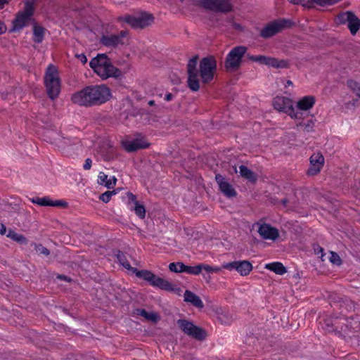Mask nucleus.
<instances>
[{
  "label": "nucleus",
  "instance_id": "nucleus-1",
  "mask_svg": "<svg viewBox=\"0 0 360 360\" xmlns=\"http://www.w3.org/2000/svg\"><path fill=\"white\" fill-rule=\"evenodd\" d=\"M198 56L191 58L187 64V85L192 91H198L200 89L199 75L204 84H208L214 79L217 69V60L212 56L204 57L200 61L199 70L197 68Z\"/></svg>",
  "mask_w": 360,
  "mask_h": 360
},
{
  "label": "nucleus",
  "instance_id": "nucleus-2",
  "mask_svg": "<svg viewBox=\"0 0 360 360\" xmlns=\"http://www.w3.org/2000/svg\"><path fill=\"white\" fill-rule=\"evenodd\" d=\"M111 98V90L106 85H90L74 93L71 101L79 106L89 108L105 103Z\"/></svg>",
  "mask_w": 360,
  "mask_h": 360
},
{
  "label": "nucleus",
  "instance_id": "nucleus-3",
  "mask_svg": "<svg viewBox=\"0 0 360 360\" xmlns=\"http://www.w3.org/2000/svg\"><path fill=\"white\" fill-rule=\"evenodd\" d=\"M44 84L49 98L56 99L60 91V79L56 68L51 64L46 68Z\"/></svg>",
  "mask_w": 360,
  "mask_h": 360
},
{
  "label": "nucleus",
  "instance_id": "nucleus-4",
  "mask_svg": "<svg viewBox=\"0 0 360 360\" xmlns=\"http://www.w3.org/2000/svg\"><path fill=\"white\" fill-rule=\"evenodd\" d=\"M134 274L140 278L148 282L153 286L169 292L175 290L173 285L169 281L156 276L154 273L148 270L134 269Z\"/></svg>",
  "mask_w": 360,
  "mask_h": 360
},
{
  "label": "nucleus",
  "instance_id": "nucleus-5",
  "mask_svg": "<svg viewBox=\"0 0 360 360\" xmlns=\"http://www.w3.org/2000/svg\"><path fill=\"white\" fill-rule=\"evenodd\" d=\"M191 4L205 10L227 13L233 11V6L230 0H190Z\"/></svg>",
  "mask_w": 360,
  "mask_h": 360
},
{
  "label": "nucleus",
  "instance_id": "nucleus-6",
  "mask_svg": "<svg viewBox=\"0 0 360 360\" xmlns=\"http://www.w3.org/2000/svg\"><path fill=\"white\" fill-rule=\"evenodd\" d=\"M34 4L32 1H26L24 9L17 13L12 21L13 27L10 32H20L25 27L28 26L31 18L34 14Z\"/></svg>",
  "mask_w": 360,
  "mask_h": 360
},
{
  "label": "nucleus",
  "instance_id": "nucleus-7",
  "mask_svg": "<svg viewBox=\"0 0 360 360\" xmlns=\"http://www.w3.org/2000/svg\"><path fill=\"white\" fill-rule=\"evenodd\" d=\"M295 25V22L290 19L279 18L267 24L261 31L260 37L269 39L281 32L285 29L291 28Z\"/></svg>",
  "mask_w": 360,
  "mask_h": 360
},
{
  "label": "nucleus",
  "instance_id": "nucleus-8",
  "mask_svg": "<svg viewBox=\"0 0 360 360\" xmlns=\"http://www.w3.org/2000/svg\"><path fill=\"white\" fill-rule=\"evenodd\" d=\"M154 16L151 13L143 12L137 16L126 15L117 18L119 22H124L134 29H143L150 25L154 21Z\"/></svg>",
  "mask_w": 360,
  "mask_h": 360
},
{
  "label": "nucleus",
  "instance_id": "nucleus-9",
  "mask_svg": "<svg viewBox=\"0 0 360 360\" xmlns=\"http://www.w3.org/2000/svg\"><path fill=\"white\" fill-rule=\"evenodd\" d=\"M335 22L338 25H347L353 36L360 30V18L352 11L339 13L335 17Z\"/></svg>",
  "mask_w": 360,
  "mask_h": 360
},
{
  "label": "nucleus",
  "instance_id": "nucleus-10",
  "mask_svg": "<svg viewBox=\"0 0 360 360\" xmlns=\"http://www.w3.org/2000/svg\"><path fill=\"white\" fill-rule=\"evenodd\" d=\"M247 49L246 46H238L230 51L224 61V67L226 71H236L240 68L242 58L245 56Z\"/></svg>",
  "mask_w": 360,
  "mask_h": 360
},
{
  "label": "nucleus",
  "instance_id": "nucleus-11",
  "mask_svg": "<svg viewBox=\"0 0 360 360\" xmlns=\"http://www.w3.org/2000/svg\"><path fill=\"white\" fill-rule=\"evenodd\" d=\"M128 32L122 30L117 34L103 35L100 39V43L106 47H116L118 45H124V38L127 35Z\"/></svg>",
  "mask_w": 360,
  "mask_h": 360
},
{
  "label": "nucleus",
  "instance_id": "nucleus-12",
  "mask_svg": "<svg viewBox=\"0 0 360 360\" xmlns=\"http://www.w3.org/2000/svg\"><path fill=\"white\" fill-rule=\"evenodd\" d=\"M310 167L307 171L309 176H314L319 174L324 164V157L321 153H314L309 158Z\"/></svg>",
  "mask_w": 360,
  "mask_h": 360
},
{
  "label": "nucleus",
  "instance_id": "nucleus-13",
  "mask_svg": "<svg viewBox=\"0 0 360 360\" xmlns=\"http://www.w3.org/2000/svg\"><path fill=\"white\" fill-rule=\"evenodd\" d=\"M215 181L219 186V191L227 198H233L237 195V192L232 185L220 174L215 175Z\"/></svg>",
  "mask_w": 360,
  "mask_h": 360
},
{
  "label": "nucleus",
  "instance_id": "nucleus-14",
  "mask_svg": "<svg viewBox=\"0 0 360 360\" xmlns=\"http://www.w3.org/2000/svg\"><path fill=\"white\" fill-rule=\"evenodd\" d=\"M169 269L175 273L186 272L193 275H199L201 273V269L199 264L191 266H187L182 262L170 263L169 265Z\"/></svg>",
  "mask_w": 360,
  "mask_h": 360
},
{
  "label": "nucleus",
  "instance_id": "nucleus-15",
  "mask_svg": "<svg viewBox=\"0 0 360 360\" xmlns=\"http://www.w3.org/2000/svg\"><path fill=\"white\" fill-rule=\"evenodd\" d=\"M128 198V205L130 209L135 212V214L140 218L143 219L146 217V208L143 205L140 204L136 199V196L131 192L127 193Z\"/></svg>",
  "mask_w": 360,
  "mask_h": 360
},
{
  "label": "nucleus",
  "instance_id": "nucleus-16",
  "mask_svg": "<svg viewBox=\"0 0 360 360\" xmlns=\"http://www.w3.org/2000/svg\"><path fill=\"white\" fill-rule=\"evenodd\" d=\"M258 233L263 239L276 240L279 236L278 230L269 224H261Z\"/></svg>",
  "mask_w": 360,
  "mask_h": 360
},
{
  "label": "nucleus",
  "instance_id": "nucleus-17",
  "mask_svg": "<svg viewBox=\"0 0 360 360\" xmlns=\"http://www.w3.org/2000/svg\"><path fill=\"white\" fill-rule=\"evenodd\" d=\"M150 143L143 139H135L133 141H125L122 142V146L128 153L136 151L139 149L148 148Z\"/></svg>",
  "mask_w": 360,
  "mask_h": 360
},
{
  "label": "nucleus",
  "instance_id": "nucleus-18",
  "mask_svg": "<svg viewBox=\"0 0 360 360\" xmlns=\"http://www.w3.org/2000/svg\"><path fill=\"white\" fill-rule=\"evenodd\" d=\"M109 61L110 59L106 54L100 53L91 60L89 66L98 74L101 72V70L104 68Z\"/></svg>",
  "mask_w": 360,
  "mask_h": 360
},
{
  "label": "nucleus",
  "instance_id": "nucleus-19",
  "mask_svg": "<svg viewBox=\"0 0 360 360\" xmlns=\"http://www.w3.org/2000/svg\"><path fill=\"white\" fill-rule=\"evenodd\" d=\"M121 70L115 67L110 61H109L104 68L101 70V72L98 75L103 78L115 77L118 78L121 76Z\"/></svg>",
  "mask_w": 360,
  "mask_h": 360
},
{
  "label": "nucleus",
  "instance_id": "nucleus-20",
  "mask_svg": "<svg viewBox=\"0 0 360 360\" xmlns=\"http://www.w3.org/2000/svg\"><path fill=\"white\" fill-rule=\"evenodd\" d=\"M316 102L314 96H306L301 98L297 103L296 108L299 110L307 111L314 105Z\"/></svg>",
  "mask_w": 360,
  "mask_h": 360
},
{
  "label": "nucleus",
  "instance_id": "nucleus-21",
  "mask_svg": "<svg viewBox=\"0 0 360 360\" xmlns=\"http://www.w3.org/2000/svg\"><path fill=\"white\" fill-rule=\"evenodd\" d=\"M184 301L191 303L194 307L199 309L204 307L203 302L200 297L189 290H186L184 292Z\"/></svg>",
  "mask_w": 360,
  "mask_h": 360
},
{
  "label": "nucleus",
  "instance_id": "nucleus-22",
  "mask_svg": "<svg viewBox=\"0 0 360 360\" xmlns=\"http://www.w3.org/2000/svg\"><path fill=\"white\" fill-rule=\"evenodd\" d=\"M291 103H292V100L288 98L283 96H276L274 99L273 106L274 109L280 112H284L288 108V105H290Z\"/></svg>",
  "mask_w": 360,
  "mask_h": 360
},
{
  "label": "nucleus",
  "instance_id": "nucleus-23",
  "mask_svg": "<svg viewBox=\"0 0 360 360\" xmlns=\"http://www.w3.org/2000/svg\"><path fill=\"white\" fill-rule=\"evenodd\" d=\"M239 172L240 176L248 180L252 184H255L257 181L258 176L253 171L248 168L245 165H240L239 167Z\"/></svg>",
  "mask_w": 360,
  "mask_h": 360
},
{
  "label": "nucleus",
  "instance_id": "nucleus-24",
  "mask_svg": "<svg viewBox=\"0 0 360 360\" xmlns=\"http://www.w3.org/2000/svg\"><path fill=\"white\" fill-rule=\"evenodd\" d=\"M115 256L116 257L119 263L125 269L130 271L134 274V269H137L135 267H132L129 262L127 261L125 254L120 250H117L114 252Z\"/></svg>",
  "mask_w": 360,
  "mask_h": 360
},
{
  "label": "nucleus",
  "instance_id": "nucleus-25",
  "mask_svg": "<svg viewBox=\"0 0 360 360\" xmlns=\"http://www.w3.org/2000/svg\"><path fill=\"white\" fill-rule=\"evenodd\" d=\"M45 31L46 29L44 27L34 23L33 26V41L37 44H41L44 40Z\"/></svg>",
  "mask_w": 360,
  "mask_h": 360
},
{
  "label": "nucleus",
  "instance_id": "nucleus-26",
  "mask_svg": "<svg viewBox=\"0 0 360 360\" xmlns=\"http://www.w3.org/2000/svg\"><path fill=\"white\" fill-rule=\"evenodd\" d=\"M319 323L321 328L328 333L336 332L338 328V326H336L337 318L335 320H333L332 319H324L323 321H320Z\"/></svg>",
  "mask_w": 360,
  "mask_h": 360
},
{
  "label": "nucleus",
  "instance_id": "nucleus-27",
  "mask_svg": "<svg viewBox=\"0 0 360 360\" xmlns=\"http://www.w3.org/2000/svg\"><path fill=\"white\" fill-rule=\"evenodd\" d=\"M265 269L274 271L276 274L283 275L287 272L286 268L281 262H275L265 265Z\"/></svg>",
  "mask_w": 360,
  "mask_h": 360
},
{
  "label": "nucleus",
  "instance_id": "nucleus-28",
  "mask_svg": "<svg viewBox=\"0 0 360 360\" xmlns=\"http://www.w3.org/2000/svg\"><path fill=\"white\" fill-rule=\"evenodd\" d=\"M178 327L187 335H188L195 325L193 322L186 319H179L176 321Z\"/></svg>",
  "mask_w": 360,
  "mask_h": 360
},
{
  "label": "nucleus",
  "instance_id": "nucleus-29",
  "mask_svg": "<svg viewBox=\"0 0 360 360\" xmlns=\"http://www.w3.org/2000/svg\"><path fill=\"white\" fill-rule=\"evenodd\" d=\"M7 237L20 245H27L28 243V240L25 236L19 234L12 229H9Z\"/></svg>",
  "mask_w": 360,
  "mask_h": 360
},
{
  "label": "nucleus",
  "instance_id": "nucleus-30",
  "mask_svg": "<svg viewBox=\"0 0 360 360\" xmlns=\"http://www.w3.org/2000/svg\"><path fill=\"white\" fill-rule=\"evenodd\" d=\"M190 332L191 333L188 335V336L197 340H204L207 337L206 331L203 328L197 326H195L194 328Z\"/></svg>",
  "mask_w": 360,
  "mask_h": 360
},
{
  "label": "nucleus",
  "instance_id": "nucleus-31",
  "mask_svg": "<svg viewBox=\"0 0 360 360\" xmlns=\"http://www.w3.org/2000/svg\"><path fill=\"white\" fill-rule=\"evenodd\" d=\"M252 264L248 260L240 261V266L238 269V274L245 276L250 274V272L252 270Z\"/></svg>",
  "mask_w": 360,
  "mask_h": 360
},
{
  "label": "nucleus",
  "instance_id": "nucleus-32",
  "mask_svg": "<svg viewBox=\"0 0 360 360\" xmlns=\"http://www.w3.org/2000/svg\"><path fill=\"white\" fill-rule=\"evenodd\" d=\"M341 0H309V6H307L308 8H314V4H316L320 6H332Z\"/></svg>",
  "mask_w": 360,
  "mask_h": 360
},
{
  "label": "nucleus",
  "instance_id": "nucleus-33",
  "mask_svg": "<svg viewBox=\"0 0 360 360\" xmlns=\"http://www.w3.org/2000/svg\"><path fill=\"white\" fill-rule=\"evenodd\" d=\"M217 319L221 324L227 325L231 323L233 316L229 311L221 310L217 313Z\"/></svg>",
  "mask_w": 360,
  "mask_h": 360
},
{
  "label": "nucleus",
  "instance_id": "nucleus-34",
  "mask_svg": "<svg viewBox=\"0 0 360 360\" xmlns=\"http://www.w3.org/2000/svg\"><path fill=\"white\" fill-rule=\"evenodd\" d=\"M137 314L144 317L147 320H150L154 322L158 321V316L156 313L154 312H148L144 309H138Z\"/></svg>",
  "mask_w": 360,
  "mask_h": 360
},
{
  "label": "nucleus",
  "instance_id": "nucleus-35",
  "mask_svg": "<svg viewBox=\"0 0 360 360\" xmlns=\"http://www.w3.org/2000/svg\"><path fill=\"white\" fill-rule=\"evenodd\" d=\"M57 143L60 148H64L65 146L75 145L76 139L61 136L57 139Z\"/></svg>",
  "mask_w": 360,
  "mask_h": 360
},
{
  "label": "nucleus",
  "instance_id": "nucleus-36",
  "mask_svg": "<svg viewBox=\"0 0 360 360\" xmlns=\"http://www.w3.org/2000/svg\"><path fill=\"white\" fill-rule=\"evenodd\" d=\"M50 198L49 197H44V198H33L32 199V202L33 203L37 204L40 206H50Z\"/></svg>",
  "mask_w": 360,
  "mask_h": 360
},
{
  "label": "nucleus",
  "instance_id": "nucleus-37",
  "mask_svg": "<svg viewBox=\"0 0 360 360\" xmlns=\"http://www.w3.org/2000/svg\"><path fill=\"white\" fill-rule=\"evenodd\" d=\"M240 266V261H233L231 262L224 263L222 264V268L227 270H236L238 273V269Z\"/></svg>",
  "mask_w": 360,
  "mask_h": 360
},
{
  "label": "nucleus",
  "instance_id": "nucleus-38",
  "mask_svg": "<svg viewBox=\"0 0 360 360\" xmlns=\"http://www.w3.org/2000/svg\"><path fill=\"white\" fill-rule=\"evenodd\" d=\"M240 266V261H233L231 262L224 263L222 264V268L227 270H236L238 273V269Z\"/></svg>",
  "mask_w": 360,
  "mask_h": 360
},
{
  "label": "nucleus",
  "instance_id": "nucleus-39",
  "mask_svg": "<svg viewBox=\"0 0 360 360\" xmlns=\"http://www.w3.org/2000/svg\"><path fill=\"white\" fill-rule=\"evenodd\" d=\"M248 58L249 60H250L252 61L257 62L260 64L266 65L267 59L269 57L262 56V55H258V56L248 55Z\"/></svg>",
  "mask_w": 360,
  "mask_h": 360
},
{
  "label": "nucleus",
  "instance_id": "nucleus-40",
  "mask_svg": "<svg viewBox=\"0 0 360 360\" xmlns=\"http://www.w3.org/2000/svg\"><path fill=\"white\" fill-rule=\"evenodd\" d=\"M297 127H303L305 131L311 132L314 131V122L313 120H308L307 122H300L297 124Z\"/></svg>",
  "mask_w": 360,
  "mask_h": 360
},
{
  "label": "nucleus",
  "instance_id": "nucleus-41",
  "mask_svg": "<svg viewBox=\"0 0 360 360\" xmlns=\"http://www.w3.org/2000/svg\"><path fill=\"white\" fill-rule=\"evenodd\" d=\"M347 86L353 90V91L360 97V84L357 82L350 79L347 81Z\"/></svg>",
  "mask_w": 360,
  "mask_h": 360
},
{
  "label": "nucleus",
  "instance_id": "nucleus-42",
  "mask_svg": "<svg viewBox=\"0 0 360 360\" xmlns=\"http://www.w3.org/2000/svg\"><path fill=\"white\" fill-rule=\"evenodd\" d=\"M338 302H341L342 303H343L345 304V311H354L355 309L354 303L352 300H350L347 298L339 299Z\"/></svg>",
  "mask_w": 360,
  "mask_h": 360
},
{
  "label": "nucleus",
  "instance_id": "nucleus-43",
  "mask_svg": "<svg viewBox=\"0 0 360 360\" xmlns=\"http://www.w3.org/2000/svg\"><path fill=\"white\" fill-rule=\"evenodd\" d=\"M32 245H34L35 250L39 254L44 255L45 256H49L50 255V250L46 247L43 246L41 244L32 243Z\"/></svg>",
  "mask_w": 360,
  "mask_h": 360
},
{
  "label": "nucleus",
  "instance_id": "nucleus-44",
  "mask_svg": "<svg viewBox=\"0 0 360 360\" xmlns=\"http://www.w3.org/2000/svg\"><path fill=\"white\" fill-rule=\"evenodd\" d=\"M115 193H115V191H105V193H102L100 195L99 199L101 200H102L103 202L107 203V202H108L110 200L112 195H115Z\"/></svg>",
  "mask_w": 360,
  "mask_h": 360
},
{
  "label": "nucleus",
  "instance_id": "nucleus-45",
  "mask_svg": "<svg viewBox=\"0 0 360 360\" xmlns=\"http://www.w3.org/2000/svg\"><path fill=\"white\" fill-rule=\"evenodd\" d=\"M330 261L332 264L340 266L342 264V259L338 253L330 252Z\"/></svg>",
  "mask_w": 360,
  "mask_h": 360
},
{
  "label": "nucleus",
  "instance_id": "nucleus-46",
  "mask_svg": "<svg viewBox=\"0 0 360 360\" xmlns=\"http://www.w3.org/2000/svg\"><path fill=\"white\" fill-rule=\"evenodd\" d=\"M50 206L52 207H68V202L64 200H50Z\"/></svg>",
  "mask_w": 360,
  "mask_h": 360
},
{
  "label": "nucleus",
  "instance_id": "nucleus-47",
  "mask_svg": "<svg viewBox=\"0 0 360 360\" xmlns=\"http://www.w3.org/2000/svg\"><path fill=\"white\" fill-rule=\"evenodd\" d=\"M98 184L100 185H104L105 186L106 181H108V175L104 172H101L98 174Z\"/></svg>",
  "mask_w": 360,
  "mask_h": 360
},
{
  "label": "nucleus",
  "instance_id": "nucleus-48",
  "mask_svg": "<svg viewBox=\"0 0 360 360\" xmlns=\"http://www.w3.org/2000/svg\"><path fill=\"white\" fill-rule=\"evenodd\" d=\"M278 59L276 58L269 57L267 59L266 65L274 68H278Z\"/></svg>",
  "mask_w": 360,
  "mask_h": 360
},
{
  "label": "nucleus",
  "instance_id": "nucleus-49",
  "mask_svg": "<svg viewBox=\"0 0 360 360\" xmlns=\"http://www.w3.org/2000/svg\"><path fill=\"white\" fill-rule=\"evenodd\" d=\"M296 111L297 110H295V108L292 105V103H291L290 105H288V108L283 112L288 115L290 117L294 118V115L296 114Z\"/></svg>",
  "mask_w": 360,
  "mask_h": 360
},
{
  "label": "nucleus",
  "instance_id": "nucleus-50",
  "mask_svg": "<svg viewBox=\"0 0 360 360\" xmlns=\"http://www.w3.org/2000/svg\"><path fill=\"white\" fill-rule=\"evenodd\" d=\"M117 181V178L115 176H112L106 181L105 187L108 189L113 188L116 185Z\"/></svg>",
  "mask_w": 360,
  "mask_h": 360
},
{
  "label": "nucleus",
  "instance_id": "nucleus-51",
  "mask_svg": "<svg viewBox=\"0 0 360 360\" xmlns=\"http://www.w3.org/2000/svg\"><path fill=\"white\" fill-rule=\"evenodd\" d=\"M290 4L295 5H302L304 7H307L309 6V0H288Z\"/></svg>",
  "mask_w": 360,
  "mask_h": 360
},
{
  "label": "nucleus",
  "instance_id": "nucleus-52",
  "mask_svg": "<svg viewBox=\"0 0 360 360\" xmlns=\"http://www.w3.org/2000/svg\"><path fill=\"white\" fill-rule=\"evenodd\" d=\"M290 68V63L289 61L287 60H279L278 63V68Z\"/></svg>",
  "mask_w": 360,
  "mask_h": 360
},
{
  "label": "nucleus",
  "instance_id": "nucleus-53",
  "mask_svg": "<svg viewBox=\"0 0 360 360\" xmlns=\"http://www.w3.org/2000/svg\"><path fill=\"white\" fill-rule=\"evenodd\" d=\"M329 299L331 302V304L333 303L334 304L338 305L340 302H338L339 299H342V297H340L336 294H332L329 296Z\"/></svg>",
  "mask_w": 360,
  "mask_h": 360
},
{
  "label": "nucleus",
  "instance_id": "nucleus-54",
  "mask_svg": "<svg viewBox=\"0 0 360 360\" xmlns=\"http://www.w3.org/2000/svg\"><path fill=\"white\" fill-rule=\"evenodd\" d=\"M199 266H200L201 271L202 270H204V271H205L207 273H212V266H210V265L205 264H200Z\"/></svg>",
  "mask_w": 360,
  "mask_h": 360
},
{
  "label": "nucleus",
  "instance_id": "nucleus-55",
  "mask_svg": "<svg viewBox=\"0 0 360 360\" xmlns=\"http://www.w3.org/2000/svg\"><path fill=\"white\" fill-rule=\"evenodd\" d=\"M92 160L91 158H86L85 162L83 165V168L84 170H89L91 167Z\"/></svg>",
  "mask_w": 360,
  "mask_h": 360
},
{
  "label": "nucleus",
  "instance_id": "nucleus-56",
  "mask_svg": "<svg viewBox=\"0 0 360 360\" xmlns=\"http://www.w3.org/2000/svg\"><path fill=\"white\" fill-rule=\"evenodd\" d=\"M302 111L297 109L296 114L294 115V119L302 120L304 117V113Z\"/></svg>",
  "mask_w": 360,
  "mask_h": 360
},
{
  "label": "nucleus",
  "instance_id": "nucleus-57",
  "mask_svg": "<svg viewBox=\"0 0 360 360\" xmlns=\"http://www.w3.org/2000/svg\"><path fill=\"white\" fill-rule=\"evenodd\" d=\"M76 57H77L79 60H80V61H81L83 64L86 63V62H87V58H86V56L84 53L76 54Z\"/></svg>",
  "mask_w": 360,
  "mask_h": 360
},
{
  "label": "nucleus",
  "instance_id": "nucleus-58",
  "mask_svg": "<svg viewBox=\"0 0 360 360\" xmlns=\"http://www.w3.org/2000/svg\"><path fill=\"white\" fill-rule=\"evenodd\" d=\"M7 30L5 23L0 20V35L5 33Z\"/></svg>",
  "mask_w": 360,
  "mask_h": 360
},
{
  "label": "nucleus",
  "instance_id": "nucleus-59",
  "mask_svg": "<svg viewBox=\"0 0 360 360\" xmlns=\"http://www.w3.org/2000/svg\"><path fill=\"white\" fill-rule=\"evenodd\" d=\"M6 233V227L4 224H0V234L4 235Z\"/></svg>",
  "mask_w": 360,
  "mask_h": 360
},
{
  "label": "nucleus",
  "instance_id": "nucleus-60",
  "mask_svg": "<svg viewBox=\"0 0 360 360\" xmlns=\"http://www.w3.org/2000/svg\"><path fill=\"white\" fill-rule=\"evenodd\" d=\"M58 278H59L60 280L61 281H71V278L68 277L67 276L65 275H58L57 276Z\"/></svg>",
  "mask_w": 360,
  "mask_h": 360
},
{
  "label": "nucleus",
  "instance_id": "nucleus-61",
  "mask_svg": "<svg viewBox=\"0 0 360 360\" xmlns=\"http://www.w3.org/2000/svg\"><path fill=\"white\" fill-rule=\"evenodd\" d=\"M314 251H315L316 254H317V255H319V253H321V257H322L323 256V248L318 246L317 248H314Z\"/></svg>",
  "mask_w": 360,
  "mask_h": 360
},
{
  "label": "nucleus",
  "instance_id": "nucleus-62",
  "mask_svg": "<svg viewBox=\"0 0 360 360\" xmlns=\"http://www.w3.org/2000/svg\"><path fill=\"white\" fill-rule=\"evenodd\" d=\"M232 25H233V28L236 29V30H243V27L241 26V25H240L238 23L233 22Z\"/></svg>",
  "mask_w": 360,
  "mask_h": 360
},
{
  "label": "nucleus",
  "instance_id": "nucleus-63",
  "mask_svg": "<svg viewBox=\"0 0 360 360\" xmlns=\"http://www.w3.org/2000/svg\"><path fill=\"white\" fill-rule=\"evenodd\" d=\"M174 96L171 93H167L165 95V99L167 101H170L172 100Z\"/></svg>",
  "mask_w": 360,
  "mask_h": 360
},
{
  "label": "nucleus",
  "instance_id": "nucleus-64",
  "mask_svg": "<svg viewBox=\"0 0 360 360\" xmlns=\"http://www.w3.org/2000/svg\"><path fill=\"white\" fill-rule=\"evenodd\" d=\"M288 200L287 198H285L281 200V204L284 206V207H286L288 203Z\"/></svg>",
  "mask_w": 360,
  "mask_h": 360
}]
</instances>
